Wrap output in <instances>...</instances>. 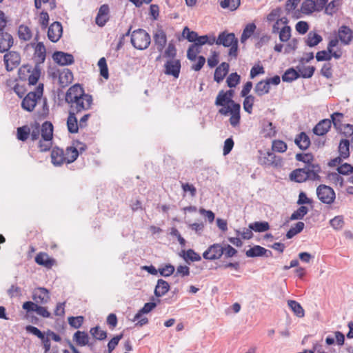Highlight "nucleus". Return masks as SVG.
<instances>
[{"label": "nucleus", "instance_id": "obj_33", "mask_svg": "<svg viewBox=\"0 0 353 353\" xmlns=\"http://www.w3.org/2000/svg\"><path fill=\"white\" fill-rule=\"evenodd\" d=\"M73 340L79 346H85L89 345V336L85 332L77 331L73 336Z\"/></svg>", "mask_w": 353, "mask_h": 353}, {"label": "nucleus", "instance_id": "obj_23", "mask_svg": "<svg viewBox=\"0 0 353 353\" xmlns=\"http://www.w3.org/2000/svg\"><path fill=\"white\" fill-rule=\"evenodd\" d=\"M35 262L40 265L50 268L55 261L53 259H51L48 254L39 252L35 256Z\"/></svg>", "mask_w": 353, "mask_h": 353}, {"label": "nucleus", "instance_id": "obj_3", "mask_svg": "<svg viewBox=\"0 0 353 353\" xmlns=\"http://www.w3.org/2000/svg\"><path fill=\"white\" fill-rule=\"evenodd\" d=\"M320 170L318 165H308L303 168L293 170L290 174V179L297 183H303L307 180H319Z\"/></svg>", "mask_w": 353, "mask_h": 353}, {"label": "nucleus", "instance_id": "obj_27", "mask_svg": "<svg viewBox=\"0 0 353 353\" xmlns=\"http://www.w3.org/2000/svg\"><path fill=\"white\" fill-rule=\"evenodd\" d=\"M229 70V64L223 62L218 66L214 72V79L217 83H220L223 80Z\"/></svg>", "mask_w": 353, "mask_h": 353}, {"label": "nucleus", "instance_id": "obj_42", "mask_svg": "<svg viewBox=\"0 0 353 353\" xmlns=\"http://www.w3.org/2000/svg\"><path fill=\"white\" fill-rule=\"evenodd\" d=\"M215 43V37L214 36H208V35H203V36H199L196 37V41L194 44H196V46H199L201 47L202 46L205 44H208L210 46L213 45Z\"/></svg>", "mask_w": 353, "mask_h": 353}, {"label": "nucleus", "instance_id": "obj_19", "mask_svg": "<svg viewBox=\"0 0 353 353\" xmlns=\"http://www.w3.org/2000/svg\"><path fill=\"white\" fill-rule=\"evenodd\" d=\"M108 19L109 7L108 5L103 4L99 8V12L95 19V22L99 26L103 27L105 26Z\"/></svg>", "mask_w": 353, "mask_h": 353}, {"label": "nucleus", "instance_id": "obj_35", "mask_svg": "<svg viewBox=\"0 0 353 353\" xmlns=\"http://www.w3.org/2000/svg\"><path fill=\"white\" fill-rule=\"evenodd\" d=\"M322 41V37L315 32H310L305 39L306 44L310 47L317 46Z\"/></svg>", "mask_w": 353, "mask_h": 353}, {"label": "nucleus", "instance_id": "obj_34", "mask_svg": "<svg viewBox=\"0 0 353 353\" xmlns=\"http://www.w3.org/2000/svg\"><path fill=\"white\" fill-rule=\"evenodd\" d=\"M260 163L265 165H276V157L273 152H268L259 159Z\"/></svg>", "mask_w": 353, "mask_h": 353}, {"label": "nucleus", "instance_id": "obj_59", "mask_svg": "<svg viewBox=\"0 0 353 353\" xmlns=\"http://www.w3.org/2000/svg\"><path fill=\"white\" fill-rule=\"evenodd\" d=\"M240 76L236 73H231L228 77L227 78V84L230 88H234L236 85H238L240 82Z\"/></svg>", "mask_w": 353, "mask_h": 353}, {"label": "nucleus", "instance_id": "obj_17", "mask_svg": "<svg viewBox=\"0 0 353 353\" xmlns=\"http://www.w3.org/2000/svg\"><path fill=\"white\" fill-rule=\"evenodd\" d=\"M154 45L159 52H161L167 43V37L165 32L161 30H157L153 36Z\"/></svg>", "mask_w": 353, "mask_h": 353}, {"label": "nucleus", "instance_id": "obj_44", "mask_svg": "<svg viewBox=\"0 0 353 353\" xmlns=\"http://www.w3.org/2000/svg\"><path fill=\"white\" fill-rule=\"evenodd\" d=\"M250 228L255 232H263L270 229V225L266 221H256L250 224Z\"/></svg>", "mask_w": 353, "mask_h": 353}, {"label": "nucleus", "instance_id": "obj_28", "mask_svg": "<svg viewBox=\"0 0 353 353\" xmlns=\"http://www.w3.org/2000/svg\"><path fill=\"white\" fill-rule=\"evenodd\" d=\"M46 56V47L42 42H39L34 48V58L37 63H41L44 62Z\"/></svg>", "mask_w": 353, "mask_h": 353}, {"label": "nucleus", "instance_id": "obj_14", "mask_svg": "<svg viewBox=\"0 0 353 353\" xmlns=\"http://www.w3.org/2000/svg\"><path fill=\"white\" fill-rule=\"evenodd\" d=\"M32 298L37 305L46 304L50 301L49 292L44 288H38L33 290Z\"/></svg>", "mask_w": 353, "mask_h": 353}, {"label": "nucleus", "instance_id": "obj_10", "mask_svg": "<svg viewBox=\"0 0 353 353\" xmlns=\"http://www.w3.org/2000/svg\"><path fill=\"white\" fill-rule=\"evenodd\" d=\"M279 22H275L272 26V33L279 34V40L281 42H287L291 37V28L288 24L280 27Z\"/></svg>", "mask_w": 353, "mask_h": 353}, {"label": "nucleus", "instance_id": "obj_11", "mask_svg": "<svg viewBox=\"0 0 353 353\" xmlns=\"http://www.w3.org/2000/svg\"><path fill=\"white\" fill-rule=\"evenodd\" d=\"M223 254V247L219 243H215L210 245L207 250H205L203 256L207 260H215L221 258Z\"/></svg>", "mask_w": 353, "mask_h": 353}, {"label": "nucleus", "instance_id": "obj_63", "mask_svg": "<svg viewBox=\"0 0 353 353\" xmlns=\"http://www.w3.org/2000/svg\"><path fill=\"white\" fill-rule=\"evenodd\" d=\"M83 320L84 319L82 316H78L76 317L70 316L68 318V323L70 326L77 329L82 325Z\"/></svg>", "mask_w": 353, "mask_h": 353}, {"label": "nucleus", "instance_id": "obj_46", "mask_svg": "<svg viewBox=\"0 0 353 353\" xmlns=\"http://www.w3.org/2000/svg\"><path fill=\"white\" fill-rule=\"evenodd\" d=\"M298 72L299 74V77L303 78H310L315 70V68L314 66H298L297 67Z\"/></svg>", "mask_w": 353, "mask_h": 353}, {"label": "nucleus", "instance_id": "obj_2", "mask_svg": "<svg viewBox=\"0 0 353 353\" xmlns=\"http://www.w3.org/2000/svg\"><path fill=\"white\" fill-rule=\"evenodd\" d=\"M214 104L216 106H222V108L219 110L220 114L224 116H227L229 114H230L229 121L232 126L236 127L239 125L241 119V105L239 103L231 100L225 94L224 90H221L218 93Z\"/></svg>", "mask_w": 353, "mask_h": 353}, {"label": "nucleus", "instance_id": "obj_6", "mask_svg": "<svg viewBox=\"0 0 353 353\" xmlns=\"http://www.w3.org/2000/svg\"><path fill=\"white\" fill-rule=\"evenodd\" d=\"M150 34L143 29L134 30L131 34L132 45L138 50H145L150 44Z\"/></svg>", "mask_w": 353, "mask_h": 353}, {"label": "nucleus", "instance_id": "obj_51", "mask_svg": "<svg viewBox=\"0 0 353 353\" xmlns=\"http://www.w3.org/2000/svg\"><path fill=\"white\" fill-rule=\"evenodd\" d=\"M305 224L303 222H297L294 227H292L286 234L287 239H291L296 234L301 232L304 228Z\"/></svg>", "mask_w": 353, "mask_h": 353}, {"label": "nucleus", "instance_id": "obj_38", "mask_svg": "<svg viewBox=\"0 0 353 353\" xmlns=\"http://www.w3.org/2000/svg\"><path fill=\"white\" fill-rule=\"evenodd\" d=\"M262 133L265 137H272L276 135V130L272 122L265 121L263 124Z\"/></svg>", "mask_w": 353, "mask_h": 353}, {"label": "nucleus", "instance_id": "obj_40", "mask_svg": "<svg viewBox=\"0 0 353 353\" xmlns=\"http://www.w3.org/2000/svg\"><path fill=\"white\" fill-rule=\"evenodd\" d=\"M30 133H31L30 125L19 127L17 130V138L20 141H26L30 137Z\"/></svg>", "mask_w": 353, "mask_h": 353}, {"label": "nucleus", "instance_id": "obj_45", "mask_svg": "<svg viewBox=\"0 0 353 353\" xmlns=\"http://www.w3.org/2000/svg\"><path fill=\"white\" fill-rule=\"evenodd\" d=\"M18 35L21 40L28 41L32 37V32L28 26L21 25L18 29Z\"/></svg>", "mask_w": 353, "mask_h": 353}, {"label": "nucleus", "instance_id": "obj_58", "mask_svg": "<svg viewBox=\"0 0 353 353\" xmlns=\"http://www.w3.org/2000/svg\"><path fill=\"white\" fill-rule=\"evenodd\" d=\"M245 99L243 101V109L245 112L249 114H251L252 112V107L254 102V97L252 95H248L247 97H244Z\"/></svg>", "mask_w": 353, "mask_h": 353}, {"label": "nucleus", "instance_id": "obj_9", "mask_svg": "<svg viewBox=\"0 0 353 353\" xmlns=\"http://www.w3.org/2000/svg\"><path fill=\"white\" fill-rule=\"evenodd\" d=\"M3 61L6 70L12 71L19 65L21 57L18 52L10 51L4 55Z\"/></svg>", "mask_w": 353, "mask_h": 353}, {"label": "nucleus", "instance_id": "obj_20", "mask_svg": "<svg viewBox=\"0 0 353 353\" xmlns=\"http://www.w3.org/2000/svg\"><path fill=\"white\" fill-rule=\"evenodd\" d=\"M245 254L248 257L263 256L270 257L272 256V252L260 245H254L246 251Z\"/></svg>", "mask_w": 353, "mask_h": 353}, {"label": "nucleus", "instance_id": "obj_64", "mask_svg": "<svg viewBox=\"0 0 353 353\" xmlns=\"http://www.w3.org/2000/svg\"><path fill=\"white\" fill-rule=\"evenodd\" d=\"M184 259L185 260L189 259L192 261H201V257L193 250L189 249L184 253Z\"/></svg>", "mask_w": 353, "mask_h": 353}, {"label": "nucleus", "instance_id": "obj_53", "mask_svg": "<svg viewBox=\"0 0 353 353\" xmlns=\"http://www.w3.org/2000/svg\"><path fill=\"white\" fill-rule=\"evenodd\" d=\"M30 130L31 131V133H30L31 140L33 141L38 140L41 134L39 124L38 123H31Z\"/></svg>", "mask_w": 353, "mask_h": 353}, {"label": "nucleus", "instance_id": "obj_8", "mask_svg": "<svg viewBox=\"0 0 353 353\" xmlns=\"http://www.w3.org/2000/svg\"><path fill=\"white\" fill-rule=\"evenodd\" d=\"M157 304L153 302L146 303L144 306L139 310V312L135 314L133 321H137V325L143 326L148 323V319L146 317H141L143 314H147L151 312L155 307Z\"/></svg>", "mask_w": 353, "mask_h": 353}, {"label": "nucleus", "instance_id": "obj_4", "mask_svg": "<svg viewBox=\"0 0 353 353\" xmlns=\"http://www.w3.org/2000/svg\"><path fill=\"white\" fill-rule=\"evenodd\" d=\"M216 45H222L224 47H230L229 50V56L236 57L238 50V40L234 33H228L222 32L219 34L218 38L215 39Z\"/></svg>", "mask_w": 353, "mask_h": 353}, {"label": "nucleus", "instance_id": "obj_47", "mask_svg": "<svg viewBox=\"0 0 353 353\" xmlns=\"http://www.w3.org/2000/svg\"><path fill=\"white\" fill-rule=\"evenodd\" d=\"M301 9L305 14H310L317 11L316 5L314 0H305L302 3Z\"/></svg>", "mask_w": 353, "mask_h": 353}, {"label": "nucleus", "instance_id": "obj_57", "mask_svg": "<svg viewBox=\"0 0 353 353\" xmlns=\"http://www.w3.org/2000/svg\"><path fill=\"white\" fill-rule=\"evenodd\" d=\"M98 66L100 69V74L105 79H108L109 77L108 68L106 60L104 57H102L99 60Z\"/></svg>", "mask_w": 353, "mask_h": 353}, {"label": "nucleus", "instance_id": "obj_39", "mask_svg": "<svg viewBox=\"0 0 353 353\" xmlns=\"http://www.w3.org/2000/svg\"><path fill=\"white\" fill-rule=\"evenodd\" d=\"M240 0H221L220 6L223 9H228L230 11L236 10L240 6Z\"/></svg>", "mask_w": 353, "mask_h": 353}, {"label": "nucleus", "instance_id": "obj_18", "mask_svg": "<svg viewBox=\"0 0 353 353\" xmlns=\"http://www.w3.org/2000/svg\"><path fill=\"white\" fill-rule=\"evenodd\" d=\"M282 9L280 7L273 9L267 16V21L268 22H279V25H285L288 23V20L285 17H281Z\"/></svg>", "mask_w": 353, "mask_h": 353}, {"label": "nucleus", "instance_id": "obj_56", "mask_svg": "<svg viewBox=\"0 0 353 353\" xmlns=\"http://www.w3.org/2000/svg\"><path fill=\"white\" fill-rule=\"evenodd\" d=\"M330 225L336 230H340L343 228L344 219L343 216H336L330 221Z\"/></svg>", "mask_w": 353, "mask_h": 353}, {"label": "nucleus", "instance_id": "obj_25", "mask_svg": "<svg viewBox=\"0 0 353 353\" xmlns=\"http://www.w3.org/2000/svg\"><path fill=\"white\" fill-rule=\"evenodd\" d=\"M41 138L43 141H52L53 137V125L50 121L44 122L40 127Z\"/></svg>", "mask_w": 353, "mask_h": 353}, {"label": "nucleus", "instance_id": "obj_54", "mask_svg": "<svg viewBox=\"0 0 353 353\" xmlns=\"http://www.w3.org/2000/svg\"><path fill=\"white\" fill-rule=\"evenodd\" d=\"M92 336L97 340H103L107 337V332L100 329L99 326L92 327L90 330Z\"/></svg>", "mask_w": 353, "mask_h": 353}, {"label": "nucleus", "instance_id": "obj_36", "mask_svg": "<svg viewBox=\"0 0 353 353\" xmlns=\"http://www.w3.org/2000/svg\"><path fill=\"white\" fill-rule=\"evenodd\" d=\"M270 86L265 80L258 82L254 88V92L258 96H263L270 92Z\"/></svg>", "mask_w": 353, "mask_h": 353}, {"label": "nucleus", "instance_id": "obj_32", "mask_svg": "<svg viewBox=\"0 0 353 353\" xmlns=\"http://www.w3.org/2000/svg\"><path fill=\"white\" fill-rule=\"evenodd\" d=\"M339 38L343 43L348 44L352 38V30L347 26H342L339 30Z\"/></svg>", "mask_w": 353, "mask_h": 353}, {"label": "nucleus", "instance_id": "obj_12", "mask_svg": "<svg viewBox=\"0 0 353 353\" xmlns=\"http://www.w3.org/2000/svg\"><path fill=\"white\" fill-rule=\"evenodd\" d=\"M181 67V62L179 59H170L164 65L165 74L172 75L176 79L179 76Z\"/></svg>", "mask_w": 353, "mask_h": 353}, {"label": "nucleus", "instance_id": "obj_41", "mask_svg": "<svg viewBox=\"0 0 353 353\" xmlns=\"http://www.w3.org/2000/svg\"><path fill=\"white\" fill-rule=\"evenodd\" d=\"M256 28V26L253 23L246 25L241 34V43H244L248 39H249L254 34Z\"/></svg>", "mask_w": 353, "mask_h": 353}, {"label": "nucleus", "instance_id": "obj_49", "mask_svg": "<svg viewBox=\"0 0 353 353\" xmlns=\"http://www.w3.org/2000/svg\"><path fill=\"white\" fill-rule=\"evenodd\" d=\"M299 77V74L298 71L293 68H290L285 71V72L282 76V79L285 82H292V81L298 79Z\"/></svg>", "mask_w": 353, "mask_h": 353}, {"label": "nucleus", "instance_id": "obj_7", "mask_svg": "<svg viewBox=\"0 0 353 353\" xmlns=\"http://www.w3.org/2000/svg\"><path fill=\"white\" fill-rule=\"evenodd\" d=\"M316 195L321 202L327 205L333 203L336 199L334 190L331 187L323 184L317 187Z\"/></svg>", "mask_w": 353, "mask_h": 353}, {"label": "nucleus", "instance_id": "obj_60", "mask_svg": "<svg viewBox=\"0 0 353 353\" xmlns=\"http://www.w3.org/2000/svg\"><path fill=\"white\" fill-rule=\"evenodd\" d=\"M340 6L339 0H333L325 7V12L326 14L332 15L337 11L338 7Z\"/></svg>", "mask_w": 353, "mask_h": 353}, {"label": "nucleus", "instance_id": "obj_37", "mask_svg": "<svg viewBox=\"0 0 353 353\" xmlns=\"http://www.w3.org/2000/svg\"><path fill=\"white\" fill-rule=\"evenodd\" d=\"M339 156L343 159H347L350 156V142L347 139L341 141L339 145Z\"/></svg>", "mask_w": 353, "mask_h": 353}, {"label": "nucleus", "instance_id": "obj_55", "mask_svg": "<svg viewBox=\"0 0 353 353\" xmlns=\"http://www.w3.org/2000/svg\"><path fill=\"white\" fill-rule=\"evenodd\" d=\"M41 75V70L38 65H35L28 77V82L30 85H34L37 83Z\"/></svg>", "mask_w": 353, "mask_h": 353}, {"label": "nucleus", "instance_id": "obj_30", "mask_svg": "<svg viewBox=\"0 0 353 353\" xmlns=\"http://www.w3.org/2000/svg\"><path fill=\"white\" fill-rule=\"evenodd\" d=\"M169 290V283L163 279H159L154 289V294L157 297H161L165 295Z\"/></svg>", "mask_w": 353, "mask_h": 353}, {"label": "nucleus", "instance_id": "obj_21", "mask_svg": "<svg viewBox=\"0 0 353 353\" xmlns=\"http://www.w3.org/2000/svg\"><path fill=\"white\" fill-rule=\"evenodd\" d=\"M13 45V38L8 32L0 33V51L4 52L8 50Z\"/></svg>", "mask_w": 353, "mask_h": 353}, {"label": "nucleus", "instance_id": "obj_26", "mask_svg": "<svg viewBox=\"0 0 353 353\" xmlns=\"http://www.w3.org/2000/svg\"><path fill=\"white\" fill-rule=\"evenodd\" d=\"M79 112L69 110V115L67 119V126L70 133H77L79 130V124L75 115Z\"/></svg>", "mask_w": 353, "mask_h": 353}, {"label": "nucleus", "instance_id": "obj_43", "mask_svg": "<svg viewBox=\"0 0 353 353\" xmlns=\"http://www.w3.org/2000/svg\"><path fill=\"white\" fill-rule=\"evenodd\" d=\"M288 305L298 317L304 316V310L298 302L296 301L290 300L288 301Z\"/></svg>", "mask_w": 353, "mask_h": 353}, {"label": "nucleus", "instance_id": "obj_31", "mask_svg": "<svg viewBox=\"0 0 353 353\" xmlns=\"http://www.w3.org/2000/svg\"><path fill=\"white\" fill-rule=\"evenodd\" d=\"M294 142L301 150H306L310 145L309 137L303 132L296 136Z\"/></svg>", "mask_w": 353, "mask_h": 353}, {"label": "nucleus", "instance_id": "obj_16", "mask_svg": "<svg viewBox=\"0 0 353 353\" xmlns=\"http://www.w3.org/2000/svg\"><path fill=\"white\" fill-rule=\"evenodd\" d=\"M52 58L56 63L61 65H70L74 62V57L71 54L61 51L55 52Z\"/></svg>", "mask_w": 353, "mask_h": 353}, {"label": "nucleus", "instance_id": "obj_62", "mask_svg": "<svg viewBox=\"0 0 353 353\" xmlns=\"http://www.w3.org/2000/svg\"><path fill=\"white\" fill-rule=\"evenodd\" d=\"M288 148L287 144L281 140H275L272 142V150L278 152H284Z\"/></svg>", "mask_w": 353, "mask_h": 353}, {"label": "nucleus", "instance_id": "obj_24", "mask_svg": "<svg viewBox=\"0 0 353 353\" xmlns=\"http://www.w3.org/2000/svg\"><path fill=\"white\" fill-rule=\"evenodd\" d=\"M331 127V121L330 119H323L318 123L313 129V132L318 136L325 134Z\"/></svg>", "mask_w": 353, "mask_h": 353}, {"label": "nucleus", "instance_id": "obj_48", "mask_svg": "<svg viewBox=\"0 0 353 353\" xmlns=\"http://www.w3.org/2000/svg\"><path fill=\"white\" fill-rule=\"evenodd\" d=\"M79 156V152L77 148L73 147H70L66 149L65 152V157L66 159V163H70L74 162Z\"/></svg>", "mask_w": 353, "mask_h": 353}, {"label": "nucleus", "instance_id": "obj_5", "mask_svg": "<svg viewBox=\"0 0 353 353\" xmlns=\"http://www.w3.org/2000/svg\"><path fill=\"white\" fill-rule=\"evenodd\" d=\"M43 92V84L39 83L35 91L30 92L25 97L21 102V107L28 112L33 111L38 101L41 100Z\"/></svg>", "mask_w": 353, "mask_h": 353}, {"label": "nucleus", "instance_id": "obj_50", "mask_svg": "<svg viewBox=\"0 0 353 353\" xmlns=\"http://www.w3.org/2000/svg\"><path fill=\"white\" fill-rule=\"evenodd\" d=\"M201 47L196 46V44H192L188 51L187 57L190 61H195L198 54L201 52Z\"/></svg>", "mask_w": 353, "mask_h": 353}, {"label": "nucleus", "instance_id": "obj_13", "mask_svg": "<svg viewBox=\"0 0 353 353\" xmlns=\"http://www.w3.org/2000/svg\"><path fill=\"white\" fill-rule=\"evenodd\" d=\"M23 309L26 310L27 312H35L38 315L48 318L50 316V313L47 310L46 307L37 305L32 301H26L23 303Z\"/></svg>", "mask_w": 353, "mask_h": 353}, {"label": "nucleus", "instance_id": "obj_61", "mask_svg": "<svg viewBox=\"0 0 353 353\" xmlns=\"http://www.w3.org/2000/svg\"><path fill=\"white\" fill-rule=\"evenodd\" d=\"M182 36L187 39L188 41L194 43L196 37H198V34L194 31H190L188 27H185L182 32Z\"/></svg>", "mask_w": 353, "mask_h": 353}, {"label": "nucleus", "instance_id": "obj_29", "mask_svg": "<svg viewBox=\"0 0 353 353\" xmlns=\"http://www.w3.org/2000/svg\"><path fill=\"white\" fill-rule=\"evenodd\" d=\"M73 80V75L72 72L69 69L63 70L59 77V82L60 86L65 88L72 83Z\"/></svg>", "mask_w": 353, "mask_h": 353}, {"label": "nucleus", "instance_id": "obj_1", "mask_svg": "<svg viewBox=\"0 0 353 353\" xmlns=\"http://www.w3.org/2000/svg\"><path fill=\"white\" fill-rule=\"evenodd\" d=\"M65 101L69 104L70 110L82 112L89 110L92 103V97L85 94L83 88L79 84L71 86L65 94Z\"/></svg>", "mask_w": 353, "mask_h": 353}, {"label": "nucleus", "instance_id": "obj_22", "mask_svg": "<svg viewBox=\"0 0 353 353\" xmlns=\"http://www.w3.org/2000/svg\"><path fill=\"white\" fill-rule=\"evenodd\" d=\"M51 159L52 163L56 166L66 163L65 152L60 148H54L51 152Z\"/></svg>", "mask_w": 353, "mask_h": 353}, {"label": "nucleus", "instance_id": "obj_15", "mask_svg": "<svg viewBox=\"0 0 353 353\" xmlns=\"http://www.w3.org/2000/svg\"><path fill=\"white\" fill-rule=\"evenodd\" d=\"M62 26L59 22L52 23L48 31V37L52 42H57L62 35Z\"/></svg>", "mask_w": 353, "mask_h": 353}, {"label": "nucleus", "instance_id": "obj_52", "mask_svg": "<svg viewBox=\"0 0 353 353\" xmlns=\"http://www.w3.org/2000/svg\"><path fill=\"white\" fill-rule=\"evenodd\" d=\"M307 212L308 208L306 206H301L292 214L290 220L302 219Z\"/></svg>", "mask_w": 353, "mask_h": 353}]
</instances>
